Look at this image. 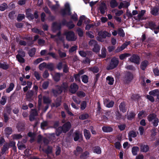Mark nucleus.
<instances>
[{"instance_id":"47","label":"nucleus","mask_w":159,"mask_h":159,"mask_svg":"<svg viewBox=\"0 0 159 159\" xmlns=\"http://www.w3.org/2000/svg\"><path fill=\"white\" fill-rule=\"evenodd\" d=\"M24 57L20 56L19 55H17L16 57L18 61L21 63H23L24 62L25 60L23 58Z\"/></svg>"},{"instance_id":"46","label":"nucleus","mask_w":159,"mask_h":159,"mask_svg":"<svg viewBox=\"0 0 159 159\" xmlns=\"http://www.w3.org/2000/svg\"><path fill=\"white\" fill-rule=\"evenodd\" d=\"M13 139H18L21 138L22 136L20 134H14L12 135Z\"/></svg>"},{"instance_id":"35","label":"nucleus","mask_w":159,"mask_h":159,"mask_svg":"<svg viewBox=\"0 0 159 159\" xmlns=\"http://www.w3.org/2000/svg\"><path fill=\"white\" fill-rule=\"evenodd\" d=\"M118 33L119 35L122 37H124L125 33L123 30L121 28H119L118 30Z\"/></svg>"},{"instance_id":"19","label":"nucleus","mask_w":159,"mask_h":159,"mask_svg":"<svg viewBox=\"0 0 159 159\" xmlns=\"http://www.w3.org/2000/svg\"><path fill=\"white\" fill-rule=\"evenodd\" d=\"M149 147L148 145L145 144H142L140 146L141 151L143 152H146L149 150Z\"/></svg>"},{"instance_id":"12","label":"nucleus","mask_w":159,"mask_h":159,"mask_svg":"<svg viewBox=\"0 0 159 159\" xmlns=\"http://www.w3.org/2000/svg\"><path fill=\"white\" fill-rule=\"evenodd\" d=\"M61 24L54 23L52 25V30L53 32L57 30H59L61 28Z\"/></svg>"},{"instance_id":"4","label":"nucleus","mask_w":159,"mask_h":159,"mask_svg":"<svg viewBox=\"0 0 159 159\" xmlns=\"http://www.w3.org/2000/svg\"><path fill=\"white\" fill-rule=\"evenodd\" d=\"M64 35L66 36V39L68 41H73L76 39L77 37L72 31L65 32Z\"/></svg>"},{"instance_id":"34","label":"nucleus","mask_w":159,"mask_h":159,"mask_svg":"<svg viewBox=\"0 0 159 159\" xmlns=\"http://www.w3.org/2000/svg\"><path fill=\"white\" fill-rule=\"evenodd\" d=\"M14 87V85L13 83H11L10 84L9 87L6 89V91L7 93H10L13 89Z\"/></svg>"},{"instance_id":"30","label":"nucleus","mask_w":159,"mask_h":159,"mask_svg":"<svg viewBox=\"0 0 159 159\" xmlns=\"http://www.w3.org/2000/svg\"><path fill=\"white\" fill-rule=\"evenodd\" d=\"M158 9L157 7L153 8L151 9V13L153 15L156 16L158 14Z\"/></svg>"},{"instance_id":"56","label":"nucleus","mask_w":159,"mask_h":159,"mask_svg":"<svg viewBox=\"0 0 159 159\" xmlns=\"http://www.w3.org/2000/svg\"><path fill=\"white\" fill-rule=\"evenodd\" d=\"M135 116V114L133 112H131L128 115V119L129 120H131L133 119Z\"/></svg>"},{"instance_id":"10","label":"nucleus","mask_w":159,"mask_h":159,"mask_svg":"<svg viewBox=\"0 0 159 159\" xmlns=\"http://www.w3.org/2000/svg\"><path fill=\"white\" fill-rule=\"evenodd\" d=\"M130 42L129 41L126 42L124 43L121 46L117 48L116 49V52H118L124 50L128 45L129 44Z\"/></svg>"},{"instance_id":"63","label":"nucleus","mask_w":159,"mask_h":159,"mask_svg":"<svg viewBox=\"0 0 159 159\" xmlns=\"http://www.w3.org/2000/svg\"><path fill=\"white\" fill-rule=\"evenodd\" d=\"M9 148L8 143H6L3 146V148L2 149V152L4 153Z\"/></svg>"},{"instance_id":"62","label":"nucleus","mask_w":159,"mask_h":159,"mask_svg":"<svg viewBox=\"0 0 159 159\" xmlns=\"http://www.w3.org/2000/svg\"><path fill=\"white\" fill-rule=\"evenodd\" d=\"M93 47V52H99L100 48L99 46L97 44L96 45Z\"/></svg>"},{"instance_id":"5","label":"nucleus","mask_w":159,"mask_h":159,"mask_svg":"<svg viewBox=\"0 0 159 159\" xmlns=\"http://www.w3.org/2000/svg\"><path fill=\"white\" fill-rule=\"evenodd\" d=\"M118 59L114 57L111 59V62L109 65L107 67V68L108 70L112 69L118 65Z\"/></svg>"},{"instance_id":"53","label":"nucleus","mask_w":159,"mask_h":159,"mask_svg":"<svg viewBox=\"0 0 159 159\" xmlns=\"http://www.w3.org/2000/svg\"><path fill=\"white\" fill-rule=\"evenodd\" d=\"M129 135L131 137L134 138L137 136V134L134 131H131L129 133Z\"/></svg>"},{"instance_id":"64","label":"nucleus","mask_w":159,"mask_h":159,"mask_svg":"<svg viewBox=\"0 0 159 159\" xmlns=\"http://www.w3.org/2000/svg\"><path fill=\"white\" fill-rule=\"evenodd\" d=\"M159 122V120L157 118L155 119V120L152 121L153 126H157L158 125Z\"/></svg>"},{"instance_id":"3","label":"nucleus","mask_w":159,"mask_h":159,"mask_svg":"<svg viewBox=\"0 0 159 159\" xmlns=\"http://www.w3.org/2000/svg\"><path fill=\"white\" fill-rule=\"evenodd\" d=\"M68 87V85L67 83H63L61 87L57 86V90H53V93L55 96H57L61 93L62 91H64L65 92L66 91Z\"/></svg>"},{"instance_id":"15","label":"nucleus","mask_w":159,"mask_h":159,"mask_svg":"<svg viewBox=\"0 0 159 159\" xmlns=\"http://www.w3.org/2000/svg\"><path fill=\"white\" fill-rule=\"evenodd\" d=\"M133 76L132 74L130 73H128L125 78V81L126 83L130 82L133 79Z\"/></svg>"},{"instance_id":"52","label":"nucleus","mask_w":159,"mask_h":159,"mask_svg":"<svg viewBox=\"0 0 159 159\" xmlns=\"http://www.w3.org/2000/svg\"><path fill=\"white\" fill-rule=\"evenodd\" d=\"M89 44L90 46L92 47H94L97 44V42L96 41L92 39L89 42Z\"/></svg>"},{"instance_id":"18","label":"nucleus","mask_w":159,"mask_h":159,"mask_svg":"<svg viewBox=\"0 0 159 159\" xmlns=\"http://www.w3.org/2000/svg\"><path fill=\"white\" fill-rule=\"evenodd\" d=\"M145 10H141V11L138 14V16H135L134 17V19L137 20H140L142 17L143 16V15L145 14Z\"/></svg>"},{"instance_id":"1","label":"nucleus","mask_w":159,"mask_h":159,"mask_svg":"<svg viewBox=\"0 0 159 159\" xmlns=\"http://www.w3.org/2000/svg\"><path fill=\"white\" fill-rule=\"evenodd\" d=\"M71 124L70 122H67L63 125L62 127H59L56 129V134H51L50 136L51 138V139L53 140H54V137H55V135L56 136H58L62 132L64 133L66 132L69 130Z\"/></svg>"},{"instance_id":"2","label":"nucleus","mask_w":159,"mask_h":159,"mask_svg":"<svg viewBox=\"0 0 159 159\" xmlns=\"http://www.w3.org/2000/svg\"><path fill=\"white\" fill-rule=\"evenodd\" d=\"M51 38L54 39L55 41L56 42L57 45L58 46L61 42H63L64 48H68L69 46L67 44H65L64 43L63 38L61 35L60 32L58 33L56 35H51Z\"/></svg>"},{"instance_id":"45","label":"nucleus","mask_w":159,"mask_h":159,"mask_svg":"<svg viewBox=\"0 0 159 159\" xmlns=\"http://www.w3.org/2000/svg\"><path fill=\"white\" fill-rule=\"evenodd\" d=\"M17 146L19 149H23L26 148L25 145L20 142H18Z\"/></svg>"},{"instance_id":"39","label":"nucleus","mask_w":159,"mask_h":159,"mask_svg":"<svg viewBox=\"0 0 159 159\" xmlns=\"http://www.w3.org/2000/svg\"><path fill=\"white\" fill-rule=\"evenodd\" d=\"M110 5L112 8H114L117 6L118 3L115 0H111L110 2Z\"/></svg>"},{"instance_id":"58","label":"nucleus","mask_w":159,"mask_h":159,"mask_svg":"<svg viewBox=\"0 0 159 159\" xmlns=\"http://www.w3.org/2000/svg\"><path fill=\"white\" fill-rule=\"evenodd\" d=\"M47 64L45 62H43L40 64L39 65V67L40 70H42L43 68L46 67V68Z\"/></svg>"},{"instance_id":"13","label":"nucleus","mask_w":159,"mask_h":159,"mask_svg":"<svg viewBox=\"0 0 159 159\" xmlns=\"http://www.w3.org/2000/svg\"><path fill=\"white\" fill-rule=\"evenodd\" d=\"M149 94L152 95L153 97L156 96L157 98L159 99V91L158 89L152 90L149 92Z\"/></svg>"},{"instance_id":"51","label":"nucleus","mask_w":159,"mask_h":159,"mask_svg":"<svg viewBox=\"0 0 159 159\" xmlns=\"http://www.w3.org/2000/svg\"><path fill=\"white\" fill-rule=\"evenodd\" d=\"M15 142L13 141H10L9 144H8L9 147L10 146L12 147L14 150L16 149V147L15 146Z\"/></svg>"},{"instance_id":"50","label":"nucleus","mask_w":159,"mask_h":159,"mask_svg":"<svg viewBox=\"0 0 159 159\" xmlns=\"http://www.w3.org/2000/svg\"><path fill=\"white\" fill-rule=\"evenodd\" d=\"M89 117V115L87 114L81 115L79 116V119L81 120H85Z\"/></svg>"},{"instance_id":"43","label":"nucleus","mask_w":159,"mask_h":159,"mask_svg":"<svg viewBox=\"0 0 159 159\" xmlns=\"http://www.w3.org/2000/svg\"><path fill=\"white\" fill-rule=\"evenodd\" d=\"M106 55V50L105 48H102V49L101 55L100 56L102 58L105 57Z\"/></svg>"},{"instance_id":"16","label":"nucleus","mask_w":159,"mask_h":159,"mask_svg":"<svg viewBox=\"0 0 159 159\" xmlns=\"http://www.w3.org/2000/svg\"><path fill=\"white\" fill-rule=\"evenodd\" d=\"M38 115V113L36 110H32L30 116V120L31 121H33L34 119V117Z\"/></svg>"},{"instance_id":"27","label":"nucleus","mask_w":159,"mask_h":159,"mask_svg":"<svg viewBox=\"0 0 159 159\" xmlns=\"http://www.w3.org/2000/svg\"><path fill=\"white\" fill-rule=\"evenodd\" d=\"M157 118L156 115L154 114H152L149 115L148 118L149 121H153L155 120V119Z\"/></svg>"},{"instance_id":"54","label":"nucleus","mask_w":159,"mask_h":159,"mask_svg":"<svg viewBox=\"0 0 159 159\" xmlns=\"http://www.w3.org/2000/svg\"><path fill=\"white\" fill-rule=\"evenodd\" d=\"M147 98L152 102H153L155 101L154 97L151 95H147L146 96Z\"/></svg>"},{"instance_id":"36","label":"nucleus","mask_w":159,"mask_h":159,"mask_svg":"<svg viewBox=\"0 0 159 159\" xmlns=\"http://www.w3.org/2000/svg\"><path fill=\"white\" fill-rule=\"evenodd\" d=\"M82 148L80 147H77L76 150L74 151V152L75 155L77 156L81 153L82 151Z\"/></svg>"},{"instance_id":"42","label":"nucleus","mask_w":159,"mask_h":159,"mask_svg":"<svg viewBox=\"0 0 159 159\" xmlns=\"http://www.w3.org/2000/svg\"><path fill=\"white\" fill-rule=\"evenodd\" d=\"M94 152L98 154H100L101 153V148L98 146L95 147L93 149Z\"/></svg>"},{"instance_id":"59","label":"nucleus","mask_w":159,"mask_h":159,"mask_svg":"<svg viewBox=\"0 0 159 159\" xmlns=\"http://www.w3.org/2000/svg\"><path fill=\"white\" fill-rule=\"evenodd\" d=\"M77 32L78 35L80 36L81 37L83 36V31L80 28H78L77 29Z\"/></svg>"},{"instance_id":"7","label":"nucleus","mask_w":159,"mask_h":159,"mask_svg":"<svg viewBox=\"0 0 159 159\" xmlns=\"http://www.w3.org/2000/svg\"><path fill=\"white\" fill-rule=\"evenodd\" d=\"M78 85L74 83L70 85L69 91L71 93H75L78 90Z\"/></svg>"},{"instance_id":"9","label":"nucleus","mask_w":159,"mask_h":159,"mask_svg":"<svg viewBox=\"0 0 159 159\" xmlns=\"http://www.w3.org/2000/svg\"><path fill=\"white\" fill-rule=\"evenodd\" d=\"M140 58L139 57L136 55H133L130 58V61L132 62L139 64V63Z\"/></svg>"},{"instance_id":"44","label":"nucleus","mask_w":159,"mask_h":159,"mask_svg":"<svg viewBox=\"0 0 159 159\" xmlns=\"http://www.w3.org/2000/svg\"><path fill=\"white\" fill-rule=\"evenodd\" d=\"M12 132V129L10 127H7L5 129V133L7 134L10 135Z\"/></svg>"},{"instance_id":"33","label":"nucleus","mask_w":159,"mask_h":159,"mask_svg":"<svg viewBox=\"0 0 159 159\" xmlns=\"http://www.w3.org/2000/svg\"><path fill=\"white\" fill-rule=\"evenodd\" d=\"M77 96L80 98H83L85 96V93L83 91H79L76 93Z\"/></svg>"},{"instance_id":"55","label":"nucleus","mask_w":159,"mask_h":159,"mask_svg":"<svg viewBox=\"0 0 159 159\" xmlns=\"http://www.w3.org/2000/svg\"><path fill=\"white\" fill-rule=\"evenodd\" d=\"M46 68L49 69L51 71L53 70L54 66L52 64L49 63L47 65Z\"/></svg>"},{"instance_id":"22","label":"nucleus","mask_w":159,"mask_h":159,"mask_svg":"<svg viewBox=\"0 0 159 159\" xmlns=\"http://www.w3.org/2000/svg\"><path fill=\"white\" fill-rule=\"evenodd\" d=\"M148 64V61L146 60L143 61L141 63L140 66L142 70H144Z\"/></svg>"},{"instance_id":"8","label":"nucleus","mask_w":159,"mask_h":159,"mask_svg":"<svg viewBox=\"0 0 159 159\" xmlns=\"http://www.w3.org/2000/svg\"><path fill=\"white\" fill-rule=\"evenodd\" d=\"M104 104L107 107L110 108L113 106L114 102L112 101H110L109 99L106 98L104 100Z\"/></svg>"},{"instance_id":"61","label":"nucleus","mask_w":159,"mask_h":159,"mask_svg":"<svg viewBox=\"0 0 159 159\" xmlns=\"http://www.w3.org/2000/svg\"><path fill=\"white\" fill-rule=\"evenodd\" d=\"M87 36L89 38L92 39L94 37V36L93 35V33L91 31H88L86 32Z\"/></svg>"},{"instance_id":"57","label":"nucleus","mask_w":159,"mask_h":159,"mask_svg":"<svg viewBox=\"0 0 159 159\" xmlns=\"http://www.w3.org/2000/svg\"><path fill=\"white\" fill-rule=\"evenodd\" d=\"M34 75L37 80H39L40 79L41 76L38 72L36 71L34 72Z\"/></svg>"},{"instance_id":"40","label":"nucleus","mask_w":159,"mask_h":159,"mask_svg":"<svg viewBox=\"0 0 159 159\" xmlns=\"http://www.w3.org/2000/svg\"><path fill=\"white\" fill-rule=\"evenodd\" d=\"M130 55L128 53H125L120 55L119 57L120 60H123L126 58L127 57H129Z\"/></svg>"},{"instance_id":"49","label":"nucleus","mask_w":159,"mask_h":159,"mask_svg":"<svg viewBox=\"0 0 159 159\" xmlns=\"http://www.w3.org/2000/svg\"><path fill=\"white\" fill-rule=\"evenodd\" d=\"M36 51L35 49L34 48H33L30 50L29 52V54L30 56H33L35 53Z\"/></svg>"},{"instance_id":"20","label":"nucleus","mask_w":159,"mask_h":159,"mask_svg":"<svg viewBox=\"0 0 159 159\" xmlns=\"http://www.w3.org/2000/svg\"><path fill=\"white\" fill-rule=\"evenodd\" d=\"M82 135L79 131H76L75 133V136L74 140L75 141H77L80 138L82 137Z\"/></svg>"},{"instance_id":"26","label":"nucleus","mask_w":159,"mask_h":159,"mask_svg":"<svg viewBox=\"0 0 159 159\" xmlns=\"http://www.w3.org/2000/svg\"><path fill=\"white\" fill-rule=\"evenodd\" d=\"M107 83L110 85L113 84L114 80L113 78L110 76H107L106 78Z\"/></svg>"},{"instance_id":"28","label":"nucleus","mask_w":159,"mask_h":159,"mask_svg":"<svg viewBox=\"0 0 159 159\" xmlns=\"http://www.w3.org/2000/svg\"><path fill=\"white\" fill-rule=\"evenodd\" d=\"M102 130L105 132H109L112 131V128L108 126H103L102 127Z\"/></svg>"},{"instance_id":"17","label":"nucleus","mask_w":159,"mask_h":159,"mask_svg":"<svg viewBox=\"0 0 159 159\" xmlns=\"http://www.w3.org/2000/svg\"><path fill=\"white\" fill-rule=\"evenodd\" d=\"M31 10L30 9H28L26 11V16L29 20H32L34 18V16L31 14Z\"/></svg>"},{"instance_id":"37","label":"nucleus","mask_w":159,"mask_h":159,"mask_svg":"<svg viewBox=\"0 0 159 159\" xmlns=\"http://www.w3.org/2000/svg\"><path fill=\"white\" fill-rule=\"evenodd\" d=\"M139 150V148L138 147H134L132 148V152L134 155L137 154V152Z\"/></svg>"},{"instance_id":"48","label":"nucleus","mask_w":159,"mask_h":159,"mask_svg":"<svg viewBox=\"0 0 159 159\" xmlns=\"http://www.w3.org/2000/svg\"><path fill=\"white\" fill-rule=\"evenodd\" d=\"M82 81L84 83H87L88 82V77L86 75H84L82 77Z\"/></svg>"},{"instance_id":"11","label":"nucleus","mask_w":159,"mask_h":159,"mask_svg":"<svg viewBox=\"0 0 159 159\" xmlns=\"http://www.w3.org/2000/svg\"><path fill=\"white\" fill-rule=\"evenodd\" d=\"M106 9L107 7L106 4L104 3H102L99 6L98 10L100 11L102 14H104Z\"/></svg>"},{"instance_id":"31","label":"nucleus","mask_w":159,"mask_h":159,"mask_svg":"<svg viewBox=\"0 0 159 159\" xmlns=\"http://www.w3.org/2000/svg\"><path fill=\"white\" fill-rule=\"evenodd\" d=\"M85 17L84 16H81L80 17L79 21L77 24V25L78 26H81L82 24V22L84 21V20H85Z\"/></svg>"},{"instance_id":"24","label":"nucleus","mask_w":159,"mask_h":159,"mask_svg":"<svg viewBox=\"0 0 159 159\" xmlns=\"http://www.w3.org/2000/svg\"><path fill=\"white\" fill-rule=\"evenodd\" d=\"M51 75L52 76L53 79L55 81L57 82L60 80L61 76V74L57 73H56L54 76H53L52 74H51Z\"/></svg>"},{"instance_id":"6","label":"nucleus","mask_w":159,"mask_h":159,"mask_svg":"<svg viewBox=\"0 0 159 159\" xmlns=\"http://www.w3.org/2000/svg\"><path fill=\"white\" fill-rule=\"evenodd\" d=\"M65 9L62 10L61 11V14L63 15L66 14L70 15V12L69 4L67 3H66L65 5Z\"/></svg>"},{"instance_id":"41","label":"nucleus","mask_w":159,"mask_h":159,"mask_svg":"<svg viewBox=\"0 0 159 159\" xmlns=\"http://www.w3.org/2000/svg\"><path fill=\"white\" fill-rule=\"evenodd\" d=\"M7 7V4L5 3H3L0 6V10L2 11H4Z\"/></svg>"},{"instance_id":"29","label":"nucleus","mask_w":159,"mask_h":159,"mask_svg":"<svg viewBox=\"0 0 159 159\" xmlns=\"http://www.w3.org/2000/svg\"><path fill=\"white\" fill-rule=\"evenodd\" d=\"M56 5H55L52 6L50 4H48V6L52 10H55L59 7V5L58 3V1H56Z\"/></svg>"},{"instance_id":"23","label":"nucleus","mask_w":159,"mask_h":159,"mask_svg":"<svg viewBox=\"0 0 159 159\" xmlns=\"http://www.w3.org/2000/svg\"><path fill=\"white\" fill-rule=\"evenodd\" d=\"M125 106V105L124 102H121L119 105V108L120 111L124 113L126 111Z\"/></svg>"},{"instance_id":"38","label":"nucleus","mask_w":159,"mask_h":159,"mask_svg":"<svg viewBox=\"0 0 159 159\" xmlns=\"http://www.w3.org/2000/svg\"><path fill=\"white\" fill-rule=\"evenodd\" d=\"M9 67V65L5 63H0V68L6 70L8 69Z\"/></svg>"},{"instance_id":"21","label":"nucleus","mask_w":159,"mask_h":159,"mask_svg":"<svg viewBox=\"0 0 159 159\" xmlns=\"http://www.w3.org/2000/svg\"><path fill=\"white\" fill-rule=\"evenodd\" d=\"M84 136L87 140L89 139L91 137V134L89 130L86 129L84 130Z\"/></svg>"},{"instance_id":"14","label":"nucleus","mask_w":159,"mask_h":159,"mask_svg":"<svg viewBox=\"0 0 159 159\" xmlns=\"http://www.w3.org/2000/svg\"><path fill=\"white\" fill-rule=\"evenodd\" d=\"M98 35L103 38H105L106 37H110L111 34L107 31H101L98 32Z\"/></svg>"},{"instance_id":"32","label":"nucleus","mask_w":159,"mask_h":159,"mask_svg":"<svg viewBox=\"0 0 159 159\" xmlns=\"http://www.w3.org/2000/svg\"><path fill=\"white\" fill-rule=\"evenodd\" d=\"M7 100V97L6 96H2L0 101V103L1 105H4L6 103Z\"/></svg>"},{"instance_id":"25","label":"nucleus","mask_w":159,"mask_h":159,"mask_svg":"<svg viewBox=\"0 0 159 159\" xmlns=\"http://www.w3.org/2000/svg\"><path fill=\"white\" fill-rule=\"evenodd\" d=\"M43 140V142L45 144H47L48 143V141L45 138H43L41 135H39L38 137V141L39 142H40L42 140Z\"/></svg>"},{"instance_id":"60","label":"nucleus","mask_w":159,"mask_h":159,"mask_svg":"<svg viewBox=\"0 0 159 159\" xmlns=\"http://www.w3.org/2000/svg\"><path fill=\"white\" fill-rule=\"evenodd\" d=\"M25 16L23 14H20L18 15L17 20L18 21H21L24 19Z\"/></svg>"}]
</instances>
